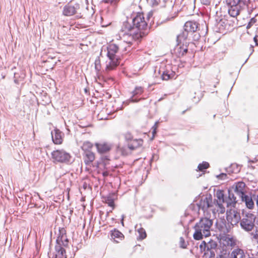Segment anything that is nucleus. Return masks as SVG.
<instances>
[{
    "label": "nucleus",
    "instance_id": "nucleus-1",
    "mask_svg": "<svg viewBox=\"0 0 258 258\" xmlns=\"http://www.w3.org/2000/svg\"><path fill=\"white\" fill-rule=\"evenodd\" d=\"M147 23L145 20L143 14L139 13L132 20V24L128 21L123 23L121 28V35L124 41L132 44L134 41L139 40L145 33L143 32L147 29Z\"/></svg>",
    "mask_w": 258,
    "mask_h": 258
},
{
    "label": "nucleus",
    "instance_id": "nucleus-2",
    "mask_svg": "<svg viewBox=\"0 0 258 258\" xmlns=\"http://www.w3.org/2000/svg\"><path fill=\"white\" fill-rule=\"evenodd\" d=\"M228 6V14L231 17H236L240 12L247 9V13L250 15L256 6L254 1L251 0H226Z\"/></svg>",
    "mask_w": 258,
    "mask_h": 258
},
{
    "label": "nucleus",
    "instance_id": "nucleus-3",
    "mask_svg": "<svg viewBox=\"0 0 258 258\" xmlns=\"http://www.w3.org/2000/svg\"><path fill=\"white\" fill-rule=\"evenodd\" d=\"M213 220L209 218H201L194 226L195 232L193 236L196 240L202 239L211 235V228L213 225Z\"/></svg>",
    "mask_w": 258,
    "mask_h": 258
},
{
    "label": "nucleus",
    "instance_id": "nucleus-4",
    "mask_svg": "<svg viewBox=\"0 0 258 258\" xmlns=\"http://www.w3.org/2000/svg\"><path fill=\"white\" fill-rule=\"evenodd\" d=\"M107 56L109 59L106 62L105 71L109 72L114 70L119 64V56L117 55L119 50V47L115 44H109L106 48Z\"/></svg>",
    "mask_w": 258,
    "mask_h": 258
},
{
    "label": "nucleus",
    "instance_id": "nucleus-5",
    "mask_svg": "<svg viewBox=\"0 0 258 258\" xmlns=\"http://www.w3.org/2000/svg\"><path fill=\"white\" fill-rule=\"evenodd\" d=\"M81 5L76 2H70L63 8L62 14L66 16H72L76 15L78 18L82 17L81 11Z\"/></svg>",
    "mask_w": 258,
    "mask_h": 258
},
{
    "label": "nucleus",
    "instance_id": "nucleus-6",
    "mask_svg": "<svg viewBox=\"0 0 258 258\" xmlns=\"http://www.w3.org/2000/svg\"><path fill=\"white\" fill-rule=\"evenodd\" d=\"M212 206V198L211 195H210L202 198L198 203L191 204L189 206V209L198 212L202 210L205 213L209 208Z\"/></svg>",
    "mask_w": 258,
    "mask_h": 258
},
{
    "label": "nucleus",
    "instance_id": "nucleus-7",
    "mask_svg": "<svg viewBox=\"0 0 258 258\" xmlns=\"http://www.w3.org/2000/svg\"><path fill=\"white\" fill-rule=\"evenodd\" d=\"M255 216L252 213H247L245 214L240 221L241 227L245 231H251L255 226Z\"/></svg>",
    "mask_w": 258,
    "mask_h": 258
},
{
    "label": "nucleus",
    "instance_id": "nucleus-8",
    "mask_svg": "<svg viewBox=\"0 0 258 258\" xmlns=\"http://www.w3.org/2000/svg\"><path fill=\"white\" fill-rule=\"evenodd\" d=\"M98 153L100 155L102 161L111 160L108 153L111 149V145L107 143H96L95 144Z\"/></svg>",
    "mask_w": 258,
    "mask_h": 258
},
{
    "label": "nucleus",
    "instance_id": "nucleus-9",
    "mask_svg": "<svg viewBox=\"0 0 258 258\" xmlns=\"http://www.w3.org/2000/svg\"><path fill=\"white\" fill-rule=\"evenodd\" d=\"M158 73L161 75V78L163 80L167 81L173 78H176L175 72L173 70V67L170 65L160 66Z\"/></svg>",
    "mask_w": 258,
    "mask_h": 258
},
{
    "label": "nucleus",
    "instance_id": "nucleus-10",
    "mask_svg": "<svg viewBox=\"0 0 258 258\" xmlns=\"http://www.w3.org/2000/svg\"><path fill=\"white\" fill-rule=\"evenodd\" d=\"M226 219L228 224L231 225H236L241 221L240 213L235 210H230L227 212Z\"/></svg>",
    "mask_w": 258,
    "mask_h": 258
},
{
    "label": "nucleus",
    "instance_id": "nucleus-11",
    "mask_svg": "<svg viewBox=\"0 0 258 258\" xmlns=\"http://www.w3.org/2000/svg\"><path fill=\"white\" fill-rule=\"evenodd\" d=\"M52 158L55 161H69L70 155L64 150H56L52 153Z\"/></svg>",
    "mask_w": 258,
    "mask_h": 258
},
{
    "label": "nucleus",
    "instance_id": "nucleus-12",
    "mask_svg": "<svg viewBox=\"0 0 258 258\" xmlns=\"http://www.w3.org/2000/svg\"><path fill=\"white\" fill-rule=\"evenodd\" d=\"M187 42L184 43H180L177 42V45L172 50V53L174 54L177 57H180L184 55L188 51Z\"/></svg>",
    "mask_w": 258,
    "mask_h": 258
},
{
    "label": "nucleus",
    "instance_id": "nucleus-13",
    "mask_svg": "<svg viewBox=\"0 0 258 258\" xmlns=\"http://www.w3.org/2000/svg\"><path fill=\"white\" fill-rule=\"evenodd\" d=\"M49 258H67L66 251L64 247L55 245L54 251L48 253Z\"/></svg>",
    "mask_w": 258,
    "mask_h": 258
},
{
    "label": "nucleus",
    "instance_id": "nucleus-14",
    "mask_svg": "<svg viewBox=\"0 0 258 258\" xmlns=\"http://www.w3.org/2000/svg\"><path fill=\"white\" fill-rule=\"evenodd\" d=\"M62 135L63 134L58 129L55 128L51 132V137L53 143L55 144H60L62 143Z\"/></svg>",
    "mask_w": 258,
    "mask_h": 258
},
{
    "label": "nucleus",
    "instance_id": "nucleus-15",
    "mask_svg": "<svg viewBox=\"0 0 258 258\" xmlns=\"http://www.w3.org/2000/svg\"><path fill=\"white\" fill-rule=\"evenodd\" d=\"M199 28V24L195 21H187L184 26V30L187 31L191 35L196 32Z\"/></svg>",
    "mask_w": 258,
    "mask_h": 258
},
{
    "label": "nucleus",
    "instance_id": "nucleus-16",
    "mask_svg": "<svg viewBox=\"0 0 258 258\" xmlns=\"http://www.w3.org/2000/svg\"><path fill=\"white\" fill-rule=\"evenodd\" d=\"M229 258H246V252L239 247L234 248L229 255Z\"/></svg>",
    "mask_w": 258,
    "mask_h": 258
},
{
    "label": "nucleus",
    "instance_id": "nucleus-17",
    "mask_svg": "<svg viewBox=\"0 0 258 258\" xmlns=\"http://www.w3.org/2000/svg\"><path fill=\"white\" fill-rule=\"evenodd\" d=\"M216 196L217 198V204L221 209V213H223L225 211V208L223 207L222 204L226 203V201L224 200L223 191L221 190H217L216 194Z\"/></svg>",
    "mask_w": 258,
    "mask_h": 258
},
{
    "label": "nucleus",
    "instance_id": "nucleus-18",
    "mask_svg": "<svg viewBox=\"0 0 258 258\" xmlns=\"http://www.w3.org/2000/svg\"><path fill=\"white\" fill-rule=\"evenodd\" d=\"M245 187V184L243 181H239L236 183L234 192L239 198L245 195L244 193Z\"/></svg>",
    "mask_w": 258,
    "mask_h": 258
},
{
    "label": "nucleus",
    "instance_id": "nucleus-19",
    "mask_svg": "<svg viewBox=\"0 0 258 258\" xmlns=\"http://www.w3.org/2000/svg\"><path fill=\"white\" fill-rule=\"evenodd\" d=\"M111 239H113L115 242L118 243L122 240L124 238L123 234L116 229L110 231Z\"/></svg>",
    "mask_w": 258,
    "mask_h": 258
},
{
    "label": "nucleus",
    "instance_id": "nucleus-20",
    "mask_svg": "<svg viewBox=\"0 0 258 258\" xmlns=\"http://www.w3.org/2000/svg\"><path fill=\"white\" fill-rule=\"evenodd\" d=\"M143 144V140L141 139H133L128 143V148L131 150H135L141 147Z\"/></svg>",
    "mask_w": 258,
    "mask_h": 258
},
{
    "label": "nucleus",
    "instance_id": "nucleus-21",
    "mask_svg": "<svg viewBox=\"0 0 258 258\" xmlns=\"http://www.w3.org/2000/svg\"><path fill=\"white\" fill-rule=\"evenodd\" d=\"M241 169V166L236 162H232L230 165L225 168L226 171L229 173H237Z\"/></svg>",
    "mask_w": 258,
    "mask_h": 258
},
{
    "label": "nucleus",
    "instance_id": "nucleus-22",
    "mask_svg": "<svg viewBox=\"0 0 258 258\" xmlns=\"http://www.w3.org/2000/svg\"><path fill=\"white\" fill-rule=\"evenodd\" d=\"M56 245H59L63 247H66L69 245V240L67 235L62 236H57L56 240Z\"/></svg>",
    "mask_w": 258,
    "mask_h": 258
},
{
    "label": "nucleus",
    "instance_id": "nucleus-23",
    "mask_svg": "<svg viewBox=\"0 0 258 258\" xmlns=\"http://www.w3.org/2000/svg\"><path fill=\"white\" fill-rule=\"evenodd\" d=\"M242 201L244 202L246 207L248 209H252L254 205V203L252 200L251 197L244 195L242 197H240Z\"/></svg>",
    "mask_w": 258,
    "mask_h": 258
},
{
    "label": "nucleus",
    "instance_id": "nucleus-24",
    "mask_svg": "<svg viewBox=\"0 0 258 258\" xmlns=\"http://www.w3.org/2000/svg\"><path fill=\"white\" fill-rule=\"evenodd\" d=\"M189 34H190L184 30V31L177 35V42L180 43L185 44V42H187L186 39H187Z\"/></svg>",
    "mask_w": 258,
    "mask_h": 258
},
{
    "label": "nucleus",
    "instance_id": "nucleus-25",
    "mask_svg": "<svg viewBox=\"0 0 258 258\" xmlns=\"http://www.w3.org/2000/svg\"><path fill=\"white\" fill-rule=\"evenodd\" d=\"M236 198L234 194L232 193L230 190H228V201H226V203L227 204V206H231L232 205L233 206L235 205L237 201L236 200Z\"/></svg>",
    "mask_w": 258,
    "mask_h": 258
},
{
    "label": "nucleus",
    "instance_id": "nucleus-26",
    "mask_svg": "<svg viewBox=\"0 0 258 258\" xmlns=\"http://www.w3.org/2000/svg\"><path fill=\"white\" fill-rule=\"evenodd\" d=\"M144 91L143 88L142 87H136L135 90L132 92V97L130 99V101L132 102H137L139 101V100H136L133 98V97L141 95L143 93Z\"/></svg>",
    "mask_w": 258,
    "mask_h": 258
},
{
    "label": "nucleus",
    "instance_id": "nucleus-27",
    "mask_svg": "<svg viewBox=\"0 0 258 258\" xmlns=\"http://www.w3.org/2000/svg\"><path fill=\"white\" fill-rule=\"evenodd\" d=\"M103 202L107 204L108 206L112 207L113 209L114 208V202L113 195H109L103 198Z\"/></svg>",
    "mask_w": 258,
    "mask_h": 258
},
{
    "label": "nucleus",
    "instance_id": "nucleus-28",
    "mask_svg": "<svg viewBox=\"0 0 258 258\" xmlns=\"http://www.w3.org/2000/svg\"><path fill=\"white\" fill-rule=\"evenodd\" d=\"M137 232L139 234L138 239L143 240L147 237L146 231L143 228L140 227L137 229Z\"/></svg>",
    "mask_w": 258,
    "mask_h": 258
},
{
    "label": "nucleus",
    "instance_id": "nucleus-29",
    "mask_svg": "<svg viewBox=\"0 0 258 258\" xmlns=\"http://www.w3.org/2000/svg\"><path fill=\"white\" fill-rule=\"evenodd\" d=\"M92 147L93 144L89 141L84 142L82 146V149L84 151V152L90 151V150L92 148Z\"/></svg>",
    "mask_w": 258,
    "mask_h": 258
},
{
    "label": "nucleus",
    "instance_id": "nucleus-30",
    "mask_svg": "<svg viewBox=\"0 0 258 258\" xmlns=\"http://www.w3.org/2000/svg\"><path fill=\"white\" fill-rule=\"evenodd\" d=\"M84 156L87 159L85 161H94L95 160V154L91 151L84 152Z\"/></svg>",
    "mask_w": 258,
    "mask_h": 258
},
{
    "label": "nucleus",
    "instance_id": "nucleus-31",
    "mask_svg": "<svg viewBox=\"0 0 258 258\" xmlns=\"http://www.w3.org/2000/svg\"><path fill=\"white\" fill-rule=\"evenodd\" d=\"M209 167V162H202L200 163L198 166V171H202L204 173L205 170Z\"/></svg>",
    "mask_w": 258,
    "mask_h": 258
},
{
    "label": "nucleus",
    "instance_id": "nucleus-32",
    "mask_svg": "<svg viewBox=\"0 0 258 258\" xmlns=\"http://www.w3.org/2000/svg\"><path fill=\"white\" fill-rule=\"evenodd\" d=\"M249 234L252 241H258V227H256L255 230L250 232Z\"/></svg>",
    "mask_w": 258,
    "mask_h": 258
},
{
    "label": "nucleus",
    "instance_id": "nucleus-33",
    "mask_svg": "<svg viewBox=\"0 0 258 258\" xmlns=\"http://www.w3.org/2000/svg\"><path fill=\"white\" fill-rule=\"evenodd\" d=\"M208 248L207 251L210 250L211 249H214L217 246V244L216 242L211 240L207 243Z\"/></svg>",
    "mask_w": 258,
    "mask_h": 258
},
{
    "label": "nucleus",
    "instance_id": "nucleus-34",
    "mask_svg": "<svg viewBox=\"0 0 258 258\" xmlns=\"http://www.w3.org/2000/svg\"><path fill=\"white\" fill-rule=\"evenodd\" d=\"M95 69L96 71L98 72L100 71L101 66V62H100V59L99 57H98L96 58V59L95 60Z\"/></svg>",
    "mask_w": 258,
    "mask_h": 258
},
{
    "label": "nucleus",
    "instance_id": "nucleus-35",
    "mask_svg": "<svg viewBox=\"0 0 258 258\" xmlns=\"http://www.w3.org/2000/svg\"><path fill=\"white\" fill-rule=\"evenodd\" d=\"M188 243L186 242L184 238L182 237H180L179 238V246L181 248H185L187 247Z\"/></svg>",
    "mask_w": 258,
    "mask_h": 258
},
{
    "label": "nucleus",
    "instance_id": "nucleus-36",
    "mask_svg": "<svg viewBox=\"0 0 258 258\" xmlns=\"http://www.w3.org/2000/svg\"><path fill=\"white\" fill-rule=\"evenodd\" d=\"M119 152L123 156H127L129 153L128 151V149L126 147L121 148L119 150Z\"/></svg>",
    "mask_w": 258,
    "mask_h": 258
},
{
    "label": "nucleus",
    "instance_id": "nucleus-37",
    "mask_svg": "<svg viewBox=\"0 0 258 258\" xmlns=\"http://www.w3.org/2000/svg\"><path fill=\"white\" fill-rule=\"evenodd\" d=\"M216 177L218 179L224 180L227 178V174L225 173H221L219 174L216 175Z\"/></svg>",
    "mask_w": 258,
    "mask_h": 258
},
{
    "label": "nucleus",
    "instance_id": "nucleus-38",
    "mask_svg": "<svg viewBox=\"0 0 258 258\" xmlns=\"http://www.w3.org/2000/svg\"><path fill=\"white\" fill-rule=\"evenodd\" d=\"M200 248L201 250H203L204 251H207V243L205 241H203L200 245Z\"/></svg>",
    "mask_w": 258,
    "mask_h": 258
},
{
    "label": "nucleus",
    "instance_id": "nucleus-39",
    "mask_svg": "<svg viewBox=\"0 0 258 258\" xmlns=\"http://www.w3.org/2000/svg\"><path fill=\"white\" fill-rule=\"evenodd\" d=\"M124 138L126 141L131 142L133 139V136L130 133H126L124 134Z\"/></svg>",
    "mask_w": 258,
    "mask_h": 258
},
{
    "label": "nucleus",
    "instance_id": "nucleus-40",
    "mask_svg": "<svg viewBox=\"0 0 258 258\" xmlns=\"http://www.w3.org/2000/svg\"><path fill=\"white\" fill-rule=\"evenodd\" d=\"M67 235L66 230L64 228H59L57 236H62Z\"/></svg>",
    "mask_w": 258,
    "mask_h": 258
},
{
    "label": "nucleus",
    "instance_id": "nucleus-41",
    "mask_svg": "<svg viewBox=\"0 0 258 258\" xmlns=\"http://www.w3.org/2000/svg\"><path fill=\"white\" fill-rule=\"evenodd\" d=\"M147 2L152 6H157L160 0H147Z\"/></svg>",
    "mask_w": 258,
    "mask_h": 258
},
{
    "label": "nucleus",
    "instance_id": "nucleus-42",
    "mask_svg": "<svg viewBox=\"0 0 258 258\" xmlns=\"http://www.w3.org/2000/svg\"><path fill=\"white\" fill-rule=\"evenodd\" d=\"M256 22V19L255 18V17H253L251 18L249 22L248 23V24L247 26V27H250L251 26H252Z\"/></svg>",
    "mask_w": 258,
    "mask_h": 258
},
{
    "label": "nucleus",
    "instance_id": "nucleus-43",
    "mask_svg": "<svg viewBox=\"0 0 258 258\" xmlns=\"http://www.w3.org/2000/svg\"><path fill=\"white\" fill-rule=\"evenodd\" d=\"M200 37V34L199 33H196L194 34V35L193 36V39L194 40L197 41L199 39Z\"/></svg>",
    "mask_w": 258,
    "mask_h": 258
},
{
    "label": "nucleus",
    "instance_id": "nucleus-44",
    "mask_svg": "<svg viewBox=\"0 0 258 258\" xmlns=\"http://www.w3.org/2000/svg\"><path fill=\"white\" fill-rule=\"evenodd\" d=\"M6 77V74L4 72H2L1 71H0V81L2 79H5Z\"/></svg>",
    "mask_w": 258,
    "mask_h": 258
},
{
    "label": "nucleus",
    "instance_id": "nucleus-45",
    "mask_svg": "<svg viewBox=\"0 0 258 258\" xmlns=\"http://www.w3.org/2000/svg\"><path fill=\"white\" fill-rule=\"evenodd\" d=\"M253 40L256 46H258V35H256L253 38Z\"/></svg>",
    "mask_w": 258,
    "mask_h": 258
},
{
    "label": "nucleus",
    "instance_id": "nucleus-46",
    "mask_svg": "<svg viewBox=\"0 0 258 258\" xmlns=\"http://www.w3.org/2000/svg\"><path fill=\"white\" fill-rule=\"evenodd\" d=\"M202 3L205 5H208L210 3V0H202Z\"/></svg>",
    "mask_w": 258,
    "mask_h": 258
},
{
    "label": "nucleus",
    "instance_id": "nucleus-47",
    "mask_svg": "<svg viewBox=\"0 0 258 258\" xmlns=\"http://www.w3.org/2000/svg\"><path fill=\"white\" fill-rule=\"evenodd\" d=\"M157 123H158V122H156L155 123V124L154 126L153 127V128H154L153 131V132H152V133H153V135H154V134H155V133H156V124H157Z\"/></svg>",
    "mask_w": 258,
    "mask_h": 258
},
{
    "label": "nucleus",
    "instance_id": "nucleus-48",
    "mask_svg": "<svg viewBox=\"0 0 258 258\" xmlns=\"http://www.w3.org/2000/svg\"><path fill=\"white\" fill-rule=\"evenodd\" d=\"M125 217L124 215H122L121 216V223L122 226H124V223H123V219Z\"/></svg>",
    "mask_w": 258,
    "mask_h": 258
},
{
    "label": "nucleus",
    "instance_id": "nucleus-49",
    "mask_svg": "<svg viewBox=\"0 0 258 258\" xmlns=\"http://www.w3.org/2000/svg\"><path fill=\"white\" fill-rule=\"evenodd\" d=\"M87 184L86 183V182H84V184H83V188L84 189H86L87 188Z\"/></svg>",
    "mask_w": 258,
    "mask_h": 258
},
{
    "label": "nucleus",
    "instance_id": "nucleus-50",
    "mask_svg": "<svg viewBox=\"0 0 258 258\" xmlns=\"http://www.w3.org/2000/svg\"><path fill=\"white\" fill-rule=\"evenodd\" d=\"M250 48L251 49V53H250L249 55H250L253 53V52L254 51L253 46L252 45L250 46Z\"/></svg>",
    "mask_w": 258,
    "mask_h": 258
},
{
    "label": "nucleus",
    "instance_id": "nucleus-51",
    "mask_svg": "<svg viewBox=\"0 0 258 258\" xmlns=\"http://www.w3.org/2000/svg\"><path fill=\"white\" fill-rule=\"evenodd\" d=\"M101 163V162H95V165H96L97 166H98Z\"/></svg>",
    "mask_w": 258,
    "mask_h": 258
},
{
    "label": "nucleus",
    "instance_id": "nucleus-52",
    "mask_svg": "<svg viewBox=\"0 0 258 258\" xmlns=\"http://www.w3.org/2000/svg\"><path fill=\"white\" fill-rule=\"evenodd\" d=\"M103 175L104 176H106L107 175V172H103Z\"/></svg>",
    "mask_w": 258,
    "mask_h": 258
},
{
    "label": "nucleus",
    "instance_id": "nucleus-53",
    "mask_svg": "<svg viewBox=\"0 0 258 258\" xmlns=\"http://www.w3.org/2000/svg\"><path fill=\"white\" fill-rule=\"evenodd\" d=\"M157 160V159H155V157H154V156H153L152 159H151L150 160V161H153L154 160Z\"/></svg>",
    "mask_w": 258,
    "mask_h": 258
},
{
    "label": "nucleus",
    "instance_id": "nucleus-54",
    "mask_svg": "<svg viewBox=\"0 0 258 258\" xmlns=\"http://www.w3.org/2000/svg\"><path fill=\"white\" fill-rule=\"evenodd\" d=\"M87 165H90L92 162H85Z\"/></svg>",
    "mask_w": 258,
    "mask_h": 258
},
{
    "label": "nucleus",
    "instance_id": "nucleus-55",
    "mask_svg": "<svg viewBox=\"0 0 258 258\" xmlns=\"http://www.w3.org/2000/svg\"><path fill=\"white\" fill-rule=\"evenodd\" d=\"M256 204L257 206L258 207V197H257V198L256 199Z\"/></svg>",
    "mask_w": 258,
    "mask_h": 258
},
{
    "label": "nucleus",
    "instance_id": "nucleus-56",
    "mask_svg": "<svg viewBox=\"0 0 258 258\" xmlns=\"http://www.w3.org/2000/svg\"><path fill=\"white\" fill-rule=\"evenodd\" d=\"M186 110H185L183 111L182 112L181 114H184V113L186 112Z\"/></svg>",
    "mask_w": 258,
    "mask_h": 258
},
{
    "label": "nucleus",
    "instance_id": "nucleus-57",
    "mask_svg": "<svg viewBox=\"0 0 258 258\" xmlns=\"http://www.w3.org/2000/svg\"><path fill=\"white\" fill-rule=\"evenodd\" d=\"M103 49V48L102 47V49H101V52H100V55H102V53Z\"/></svg>",
    "mask_w": 258,
    "mask_h": 258
},
{
    "label": "nucleus",
    "instance_id": "nucleus-58",
    "mask_svg": "<svg viewBox=\"0 0 258 258\" xmlns=\"http://www.w3.org/2000/svg\"><path fill=\"white\" fill-rule=\"evenodd\" d=\"M248 161L252 162V161H253V160H249Z\"/></svg>",
    "mask_w": 258,
    "mask_h": 258
},
{
    "label": "nucleus",
    "instance_id": "nucleus-59",
    "mask_svg": "<svg viewBox=\"0 0 258 258\" xmlns=\"http://www.w3.org/2000/svg\"><path fill=\"white\" fill-rule=\"evenodd\" d=\"M247 59H248V58H247L246 60H245V62H246L247 61Z\"/></svg>",
    "mask_w": 258,
    "mask_h": 258
}]
</instances>
